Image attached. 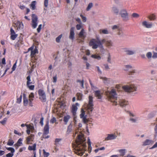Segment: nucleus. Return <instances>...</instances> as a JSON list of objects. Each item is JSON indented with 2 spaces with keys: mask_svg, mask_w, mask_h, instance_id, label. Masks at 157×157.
<instances>
[{
  "mask_svg": "<svg viewBox=\"0 0 157 157\" xmlns=\"http://www.w3.org/2000/svg\"><path fill=\"white\" fill-rule=\"evenodd\" d=\"M47 134H44V133H43L42 136L43 138L44 139H47L49 138L50 137V136L47 135Z\"/></svg>",
  "mask_w": 157,
  "mask_h": 157,
  "instance_id": "338daca9",
  "label": "nucleus"
},
{
  "mask_svg": "<svg viewBox=\"0 0 157 157\" xmlns=\"http://www.w3.org/2000/svg\"><path fill=\"white\" fill-rule=\"evenodd\" d=\"M36 144H35L33 146H29L28 147V149L30 151H35L36 149Z\"/></svg>",
  "mask_w": 157,
  "mask_h": 157,
  "instance_id": "ea45409f",
  "label": "nucleus"
},
{
  "mask_svg": "<svg viewBox=\"0 0 157 157\" xmlns=\"http://www.w3.org/2000/svg\"><path fill=\"white\" fill-rule=\"evenodd\" d=\"M123 49L127 54L129 55L134 54L136 52V49L135 48H125Z\"/></svg>",
  "mask_w": 157,
  "mask_h": 157,
  "instance_id": "0eeeda50",
  "label": "nucleus"
},
{
  "mask_svg": "<svg viewBox=\"0 0 157 157\" xmlns=\"http://www.w3.org/2000/svg\"><path fill=\"white\" fill-rule=\"evenodd\" d=\"M80 16L82 18L83 22H85L86 21V18L82 14L80 15Z\"/></svg>",
  "mask_w": 157,
  "mask_h": 157,
  "instance_id": "864d4df0",
  "label": "nucleus"
},
{
  "mask_svg": "<svg viewBox=\"0 0 157 157\" xmlns=\"http://www.w3.org/2000/svg\"><path fill=\"white\" fill-rule=\"evenodd\" d=\"M87 140H88V150H89V151L90 152L91 151V148H92V147L91 146V141L90 140V139L89 138H88Z\"/></svg>",
  "mask_w": 157,
  "mask_h": 157,
  "instance_id": "79ce46f5",
  "label": "nucleus"
},
{
  "mask_svg": "<svg viewBox=\"0 0 157 157\" xmlns=\"http://www.w3.org/2000/svg\"><path fill=\"white\" fill-rule=\"evenodd\" d=\"M139 73L138 71L136 69H133L131 71L129 72L128 74L129 75H137Z\"/></svg>",
  "mask_w": 157,
  "mask_h": 157,
  "instance_id": "cd10ccee",
  "label": "nucleus"
},
{
  "mask_svg": "<svg viewBox=\"0 0 157 157\" xmlns=\"http://www.w3.org/2000/svg\"><path fill=\"white\" fill-rule=\"evenodd\" d=\"M75 35V28L72 27L71 28L70 30L69 38L72 40H73L74 39Z\"/></svg>",
  "mask_w": 157,
  "mask_h": 157,
  "instance_id": "6ab92c4d",
  "label": "nucleus"
},
{
  "mask_svg": "<svg viewBox=\"0 0 157 157\" xmlns=\"http://www.w3.org/2000/svg\"><path fill=\"white\" fill-rule=\"evenodd\" d=\"M61 140L62 139L60 138H56L55 140V145L56 146L55 150L56 152L58 150V149L57 147L59 146L61 144Z\"/></svg>",
  "mask_w": 157,
  "mask_h": 157,
  "instance_id": "aec40b11",
  "label": "nucleus"
},
{
  "mask_svg": "<svg viewBox=\"0 0 157 157\" xmlns=\"http://www.w3.org/2000/svg\"><path fill=\"white\" fill-rule=\"evenodd\" d=\"M117 135L115 133L111 134H108L107 136L105 138V140L108 141L112 140H114L117 138Z\"/></svg>",
  "mask_w": 157,
  "mask_h": 157,
  "instance_id": "ddd939ff",
  "label": "nucleus"
},
{
  "mask_svg": "<svg viewBox=\"0 0 157 157\" xmlns=\"http://www.w3.org/2000/svg\"><path fill=\"white\" fill-rule=\"evenodd\" d=\"M36 3V2L35 1H33L32 2L30 5V7L32 10H34L35 9Z\"/></svg>",
  "mask_w": 157,
  "mask_h": 157,
  "instance_id": "58836bf2",
  "label": "nucleus"
},
{
  "mask_svg": "<svg viewBox=\"0 0 157 157\" xmlns=\"http://www.w3.org/2000/svg\"><path fill=\"white\" fill-rule=\"evenodd\" d=\"M156 120L157 121V118H156ZM154 131L155 133V137H156L157 136V123L155 127Z\"/></svg>",
  "mask_w": 157,
  "mask_h": 157,
  "instance_id": "5fc2aeb1",
  "label": "nucleus"
},
{
  "mask_svg": "<svg viewBox=\"0 0 157 157\" xmlns=\"http://www.w3.org/2000/svg\"><path fill=\"white\" fill-rule=\"evenodd\" d=\"M93 6V4L91 3H90L88 5L87 8H86V10L89 11V10Z\"/></svg>",
  "mask_w": 157,
  "mask_h": 157,
  "instance_id": "603ef678",
  "label": "nucleus"
},
{
  "mask_svg": "<svg viewBox=\"0 0 157 157\" xmlns=\"http://www.w3.org/2000/svg\"><path fill=\"white\" fill-rule=\"evenodd\" d=\"M107 62L109 63H111V56L110 54H109L107 57Z\"/></svg>",
  "mask_w": 157,
  "mask_h": 157,
  "instance_id": "13d9d810",
  "label": "nucleus"
},
{
  "mask_svg": "<svg viewBox=\"0 0 157 157\" xmlns=\"http://www.w3.org/2000/svg\"><path fill=\"white\" fill-rule=\"evenodd\" d=\"M26 86L30 90H33L34 88V86L33 85H30V84L33 83V82L31 81V77L30 75H29L26 77Z\"/></svg>",
  "mask_w": 157,
  "mask_h": 157,
  "instance_id": "9d476101",
  "label": "nucleus"
},
{
  "mask_svg": "<svg viewBox=\"0 0 157 157\" xmlns=\"http://www.w3.org/2000/svg\"><path fill=\"white\" fill-rule=\"evenodd\" d=\"M77 99L78 100H81L83 95L81 93H78L77 94Z\"/></svg>",
  "mask_w": 157,
  "mask_h": 157,
  "instance_id": "37998d69",
  "label": "nucleus"
},
{
  "mask_svg": "<svg viewBox=\"0 0 157 157\" xmlns=\"http://www.w3.org/2000/svg\"><path fill=\"white\" fill-rule=\"evenodd\" d=\"M82 124L79 123L78 125V131H76L75 134H74V137H77L75 142L73 144V147H74L75 152L78 155L82 156L85 151V149L86 147V139L84 137L83 134L79 131V128L82 127Z\"/></svg>",
  "mask_w": 157,
  "mask_h": 157,
  "instance_id": "f257e3e1",
  "label": "nucleus"
},
{
  "mask_svg": "<svg viewBox=\"0 0 157 157\" xmlns=\"http://www.w3.org/2000/svg\"><path fill=\"white\" fill-rule=\"evenodd\" d=\"M49 133V126L48 122L47 124L44 128V134H48Z\"/></svg>",
  "mask_w": 157,
  "mask_h": 157,
  "instance_id": "bb28decb",
  "label": "nucleus"
},
{
  "mask_svg": "<svg viewBox=\"0 0 157 157\" xmlns=\"http://www.w3.org/2000/svg\"><path fill=\"white\" fill-rule=\"evenodd\" d=\"M90 46L92 47V48L93 49H97L99 46H101L102 49H103V46L101 44V41L98 38H97V39H91L89 43Z\"/></svg>",
  "mask_w": 157,
  "mask_h": 157,
  "instance_id": "7ed1b4c3",
  "label": "nucleus"
},
{
  "mask_svg": "<svg viewBox=\"0 0 157 157\" xmlns=\"http://www.w3.org/2000/svg\"><path fill=\"white\" fill-rule=\"evenodd\" d=\"M49 0H44V5L45 6L47 7L48 4Z\"/></svg>",
  "mask_w": 157,
  "mask_h": 157,
  "instance_id": "69168bd1",
  "label": "nucleus"
},
{
  "mask_svg": "<svg viewBox=\"0 0 157 157\" xmlns=\"http://www.w3.org/2000/svg\"><path fill=\"white\" fill-rule=\"evenodd\" d=\"M34 134H31L30 135L27 137L26 140V143L29 144L31 142L33 141L34 140Z\"/></svg>",
  "mask_w": 157,
  "mask_h": 157,
  "instance_id": "412c9836",
  "label": "nucleus"
},
{
  "mask_svg": "<svg viewBox=\"0 0 157 157\" xmlns=\"http://www.w3.org/2000/svg\"><path fill=\"white\" fill-rule=\"evenodd\" d=\"M22 139L21 138H20L18 139L17 143L15 144V145L17 147H18L22 145Z\"/></svg>",
  "mask_w": 157,
  "mask_h": 157,
  "instance_id": "f704fd0d",
  "label": "nucleus"
},
{
  "mask_svg": "<svg viewBox=\"0 0 157 157\" xmlns=\"http://www.w3.org/2000/svg\"><path fill=\"white\" fill-rule=\"evenodd\" d=\"M100 78L105 83H109L110 81V79L107 78L105 77L100 76Z\"/></svg>",
  "mask_w": 157,
  "mask_h": 157,
  "instance_id": "c756f323",
  "label": "nucleus"
},
{
  "mask_svg": "<svg viewBox=\"0 0 157 157\" xmlns=\"http://www.w3.org/2000/svg\"><path fill=\"white\" fill-rule=\"evenodd\" d=\"M154 142L151 140L147 139L144 141L143 143V145L144 146L149 145L153 144Z\"/></svg>",
  "mask_w": 157,
  "mask_h": 157,
  "instance_id": "393cba45",
  "label": "nucleus"
},
{
  "mask_svg": "<svg viewBox=\"0 0 157 157\" xmlns=\"http://www.w3.org/2000/svg\"><path fill=\"white\" fill-rule=\"evenodd\" d=\"M119 14L123 20L127 21L129 20V14L126 9L123 7L121 8L120 10Z\"/></svg>",
  "mask_w": 157,
  "mask_h": 157,
  "instance_id": "39448f33",
  "label": "nucleus"
},
{
  "mask_svg": "<svg viewBox=\"0 0 157 157\" xmlns=\"http://www.w3.org/2000/svg\"><path fill=\"white\" fill-rule=\"evenodd\" d=\"M63 35L60 34L59 36L57 37L56 38V41L57 43H59L60 42V40L62 37Z\"/></svg>",
  "mask_w": 157,
  "mask_h": 157,
  "instance_id": "a18cd8bd",
  "label": "nucleus"
},
{
  "mask_svg": "<svg viewBox=\"0 0 157 157\" xmlns=\"http://www.w3.org/2000/svg\"><path fill=\"white\" fill-rule=\"evenodd\" d=\"M16 25L18 29H22L23 28L24 25L23 24L22 22H21L19 21H17Z\"/></svg>",
  "mask_w": 157,
  "mask_h": 157,
  "instance_id": "c85d7f7f",
  "label": "nucleus"
},
{
  "mask_svg": "<svg viewBox=\"0 0 157 157\" xmlns=\"http://www.w3.org/2000/svg\"><path fill=\"white\" fill-rule=\"evenodd\" d=\"M99 33L100 34H108L109 33V31L107 29H102L99 30Z\"/></svg>",
  "mask_w": 157,
  "mask_h": 157,
  "instance_id": "5701e85b",
  "label": "nucleus"
},
{
  "mask_svg": "<svg viewBox=\"0 0 157 157\" xmlns=\"http://www.w3.org/2000/svg\"><path fill=\"white\" fill-rule=\"evenodd\" d=\"M78 36L80 38L82 39H84L86 37V32L83 28L82 29L78 34Z\"/></svg>",
  "mask_w": 157,
  "mask_h": 157,
  "instance_id": "f3484780",
  "label": "nucleus"
},
{
  "mask_svg": "<svg viewBox=\"0 0 157 157\" xmlns=\"http://www.w3.org/2000/svg\"><path fill=\"white\" fill-rule=\"evenodd\" d=\"M130 117L129 120L132 123H136L137 121V118L136 117V115L130 111L128 112Z\"/></svg>",
  "mask_w": 157,
  "mask_h": 157,
  "instance_id": "f8f14e48",
  "label": "nucleus"
},
{
  "mask_svg": "<svg viewBox=\"0 0 157 157\" xmlns=\"http://www.w3.org/2000/svg\"><path fill=\"white\" fill-rule=\"evenodd\" d=\"M137 86L134 84L130 85H125L123 86L122 88L125 91L128 93L136 91L137 90Z\"/></svg>",
  "mask_w": 157,
  "mask_h": 157,
  "instance_id": "20e7f679",
  "label": "nucleus"
},
{
  "mask_svg": "<svg viewBox=\"0 0 157 157\" xmlns=\"http://www.w3.org/2000/svg\"><path fill=\"white\" fill-rule=\"evenodd\" d=\"M39 98L43 102L46 101V95L44 91L41 89H40L38 91Z\"/></svg>",
  "mask_w": 157,
  "mask_h": 157,
  "instance_id": "6e6552de",
  "label": "nucleus"
},
{
  "mask_svg": "<svg viewBox=\"0 0 157 157\" xmlns=\"http://www.w3.org/2000/svg\"><path fill=\"white\" fill-rule=\"evenodd\" d=\"M23 104L25 106H26L28 104L30 105L29 100H28L25 94H23Z\"/></svg>",
  "mask_w": 157,
  "mask_h": 157,
  "instance_id": "a878e982",
  "label": "nucleus"
},
{
  "mask_svg": "<svg viewBox=\"0 0 157 157\" xmlns=\"http://www.w3.org/2000/svg\"><path fill=\"white\" fill-rule=\"evenodd\" d=\"M95 96L99 99H101L103 92L99 90L96 91L94 92Z\"/></svg>",
  "mask_w": 157,
  "mask_h": 157,
  "instance_id": "4be33fe9",
  "label": "nucleus"
},
{
  "mask_svg": "<svg viewBox=\"0 0 157 157\" xmlns=\"http://www.w3.org/2000/svg\"><path fill=\"white\" fill-rule=\"evenodd\" d=\"M17 35L16 34H11V35L10 36L11 39L12 40H14L17 37Z\"/></svg>",
  "mask_w": 157,
  "mask_h": 157,
  "instance_id": "de8ad7c7",
  "label": "nucleus"
},
{
  "mask_svg": "<svg viewBox=\"0 0 157 157\" xmlns=\"http://www.w3.org/2000/svg\"><path fill=\"white\" fill-rule=\"evenodd\" d=\"M106 95L108 100L112 102L114 105H117L118 104V101L119 102L120 106L122 107L125 106L129 104L128 101L125 100H118L117 98L116 91L114 89H112L110 91H107L106 92Z\"/></svg>",
  "mask_w": 157,
  "mask_h": 157,
  "instance_id": "f03ea898",
  "label": "nucleus"
},
{
  "mask_svg": "<svg viewBox=\"0 0 157 157\" xmlns=\"http://www.w3.org/2000/svg\"><path fill=\"white\" fill-rule=\"evenodd\" d=\"M147 17L150 20H155L156 19L155 15L153 13L148 15Z\"/></svg>",
  "mask_w": 157,
  "mask_h": 157,
  "instance_id": "72a5a7b5",
  "label": "nucleus"
},
{
  "mask_svg": "<svg viewBox=\"0 0 157 157\" xmlns=\"http://www.w3.org/2000/svg\"><path fill=\"white\" fill-rule=\"evenodd\" d=\"M13 153L12 152L9 153L6 155V156L3 157H12L13 155Z\"/></svg>",
  "mask_w": 157,
  "mask_h": 157,
  "instance_id": "052dcab7",
  "label": "nucleus"
},
{
  "mask_svg": "<svg viewBox=\"0 0 157 157\" xmlns=\"http://www.w3.org/2000/svg\"><path fill=\"white\" fill-rule=\"evenodd\" d=\"M56 118L53 117L50 121V122L52 124L54 123H56Z\"/></svg>",
  "mask_w": 157,
  "mask_h": 157,
  "instance_id": "4d7b16f0",
  "label": "nucleus"
},
{
  "mask_svg": "<svg viewBox=\"0 0 157 157\" xmlns=\"http://www.w3.org/2000/svg\"><path fill=\"white\" fill-rule=\"evenodd\" d=\"M142 25L144 28L150 29L152 27L153 24L151 22H149L147 21L144 20L142 22Z\"/></svg>",
  "mask_w": 157,
  "mask_h": 157,
  "instance_id": "9b49d317",
  "label": "nucleus"
},
{
  "mask_svg": "<svg viewBox=\"0 0 157 157\" xmlns=\"http://www.w3.org/2000/svg\"><path fill=\"white\" fill-rule=\"evenodd\" d=\"M26 126L27 127L26 132L28 135L30 134V132L33 133L34 131V127L30 125L26 124Z\"/></svg>",
  "mask_w": 157,
  "mask_h": 157,
  "instance_id": "2eb2a0df",
  "label": "nucleus"
},
{
  "mask_svg": "<svg viewBox=\"0 0 157 157\" xmlns=\"http://www.w3.org/2000/svg\"><path fill=\"white\" fill-rule=\"evenodd\" d=\"M118 151L120 153L121 156H123L127 152V150L125 149H121L119 150Z\"/></svg>",
  "mask_w": 157,
  "mask_h": 157,
  "instance_id": "473e14b6",
  "label": "nucleus"
},
{
  "mask_svg": "<svg viewBox=\"0 0 157 157\" xmlns=\"http://www.w3.org/2000/svg\"><path fill=\"white\" fill-rule=\"evenodd\" d=\"M76 28L77 30H79L82 29V24H77L76 26Z\"/></svg>",
  "mask_w": 157,
  "mask_h": 157,
  "instance_id": "c03bdc74",
  "label": "nucleus"
},
{
  "mask_svg": "<svg viewBox=\"0 0 157 157\" xmlns=\"http://www.w3.org/2000/svg\"><path fill=\"white\" fill-rule=\"evenodd\" d=\"M79 104L78 103L72 105L71 109V112L72 113L73 116H75V115H76V112L78 109L77 106H79Z\"/></svg>",
  "mask_w": 157,
  "mask_h": 157,
  "instance_id": "4468645a",
  "label": "nucleus"
},
{
  "mask_svg": "<svg viewBox=\"0 0 157 157\" xmlns=\"http://www.w3.org/2000/svg\"><path fill=\"white\" fill-rule=\"evenodd\" d=\"M81 112V113L80 115V117L81 118H82V117H85V111L82 109Z\"/></svg>",
  "mask_w": 157,
  "mask_h": 157,
  "instance_id": "3c124183",
  "label": "nucleus"
},
{
  "mask_svg": "<svg viewBox=\"0 0 157 157\" xmlns=\"http://www.w3.org/2000/svg\"><path fill=\"white\" fill-rule=\"evenodd\" d=\"M132 66L129 65H127L124 66V71H128L132 68Z\"/></svg>",
  "mask_w": 157,
  "mask_h": 157,
  "instance_id": "4c0bfd02",
  "label": "nucleus"
},
{
  "mask_svg": "<svg viewBox=\"0 0 157 157\" xmlns=\"http://www.w3.org/2000/svg\"><path fill=\"white\" fill-rule=\"evenodd\" d=\"M6 149L9 151H10L12 153H14L15 151L14 149L11 147H7Z\"/></svg>",
  "mask_w": 157,
  "mask_h": 157,
  "instance_id": "bf43d9fd",
  "label": "nucleus"
},
{
  "mask_svg": "<svg viewBox=\"0 0 157 157\" xmlns=\"http://www.w3.org/2000/svg\"><path fill=\"white\" fill-rule=\"evenodd\" d=\"M22 98V96L21 95L20 96V97L17 99V102L18 103H20L21 101Z\"/></svg>",
  "mask_w": 157,
  "mask_h": 157,
  "instance_id": "774afa93",
  "label": "nucleus"
},
{
  "mask_svg": "<svg viewBox=\"0 0 157 157\" xmlns=\"http://www.w3.org/2000/svg\"><path fill=\"white\" fill-rule=\"evenodd\" d=\"M72 126L70 124L68 127L67 133V134H69L70 132H71L72 130Z\"/></svg>",
  "mask_w": 157,
  "mask_h": 157,
  "instance_id": "a19ab883",
  "label": "nucleus"
},
{
  "mask_svg": "<svg viewBox=\"0 0 157 157\" xmlns=\"http://www.w3.org/2000/svg\"><path fill=\"white\" fill-rule=\"evenodd\" d=\"M75 21H77L79 24H82V21L80 18L77 17L75 18Z\"/></svg>",
  "mask_w": 157,
  "mask_h": 157,
  "instance_id": "0e129e2a",
  "label": "nucleus"
},
{
  "mask_svg": "<svg viewBox=\"0 0 157 157\" xmlns=\"http://www.w3.org/2000/svg\"><path fill=\"white\" fill-rule=\"evenodd\" d=\"M43 151L44 157H48L49 155V153L48 152H46L45 150H43Z\"/></svg>",
  "mask_w": 157,
  "mask_h": 157,
  "instance_id": "09e8293b",
  "label": "nucleus"
},
{
  "mask_svg": "<svg viewBox=\"0 0 157 157\" xmlns=\"http://www.w3.org/2000/svg\"><path fill=\"white\" fill-rule=\"evenodd\" d=\"M32 27L33 29H35L38 25V20L37 16L35 14L32 15Z\"/></svg>",
  "mask_w": 157,
  "mask_h": 157,
  "instance_id": "423d86ee",
  "label": "nucleus"
},
{
  "mask_svg": "<svg viewBox=\"0 0 157 157\" xmlns=\"http://www.w3.org/2000/svg\"><path fill=\"white\" fill-rule=\"evenodd\" d=\"M70 117V116L68 115L66 116L63 117V121L65 122V124H67Z\"/></svg>",
  "mask_w": 157,
  "mask_h": 157,
  "instance_id": "c9c22d12",
  "label": "nucleus"
},
{
  "mask_svg": "<svg viewBox=\"0 0 157 157\" xmlns=\"http://www.w3.org/2000/svg\"><path fill=\"white\" fill-rule=\"evenodd\" d=\"M112 28L113 30L116 29H118V30H119V29H120L119 28V26L117 25H113L112 27Z\"/></svg>",
  "mask_w": 157,
  "mask_h": 157,
  "instance_id": "680f3d73",
  "label": "nucleus"
},
{
  "mask_svg": "<svg viewBox=\"0 0 157 157\" xmlns=\"http://www.w3.org/2000/svg\"><path fill=\"white\" fill-rule=\"evenodd\" d=\"M93 98L91 96H90L89 97V103L86 105L87 109L88 112H91L93 109L94 105L93 103Z\"/></svg>",
  "mask_w": 157,
  "mask_h": 157,
  "instance_id": "1a4fd4ad",
  "label": "nucleus"
},
{
  "mask_svg": "<svg viewBox=\"0 0 157 157\" xmlns=\"http://www.w3.org/2000/svg\"><path fill=\"white\" fill-rule=\"evenodd\" d=\"M91 57L98 60H100L101 59V56L98 54L92 55H91Z\"/></svg>",
  "mask_w": 157,
  "mask_h": 157,
  "instance_id": "e433bc0d",
  "label": "nucleus"
},
{
  "mask_svg": "<svg viewBox=\"0 0 157 157\" xmlns=\"http://www.w3.org/2000/svg\"><path fill=\"white\" fill-rule=\"evenodd\" d=\"M122 6H120L119 7L114 6L112 8V11L114 14L118 15L119 13V9L121 8Z\"/></svg>",
  "mask_w": 157,
  "mask_h": 157,
  "instance_id": "dca6fc26",
  "label": "nucleus"
},
{
  "mask_svg": "<svg viewBox=\"0 0 157 157\" xmlns=\"http://www.w3.org/2000/svg\"><path fill=\"white\" fill-rule=\"evenodd\" d=\"M34 47L33 46L28 49V51H31V56L32 57H33L36 53H38V51L37 48H35L34 49Z\"/></svg>",
  "mask_w": 157,
  "mask_h": 157,
  "instance_id": "a211bd4d",
  "label": "nucleus"
},
{
  "mask_svg": "<svg viewBox=\"0 0 157 157\" xmlns=\"http://www.w3.org/2000/svg\"><path fill=\"white\" fill-rule=\"evenodd\" d=\"M57 81V76L56 75L53 77L52 78V82L53 83H56Z\"/></svg>",
  "mask_w": 157,
  "mask_h": 157,
  "instance_id": "e2e57ef3",
  "label": "nucleus"
},
{
  "mask_svg": "<svg viewBox=\"0 0 157 157\" xmlns=\"http://www.w3.org/2000/svg\"><path fill=\"white\" fill-rule=\"evenodd\" d=\"M117 34L120 37H122L124 35V32L121 29H119L117 32Z\"/></svg>",
  "mask_w": 157,
  "mask_h": 157,
  "instance_id": "7c9ffc66",
  "label": "nucleus"
},
{
  "mask_svg": "<svg viewBox=\"0 0 157 157\" xmlns=\"http://www.w3.org/2000/svg\"><path fill=\"white\" fill-rule=\"evenodd\" d=\"M73 117L74 122L75 123V126H76L77 121V115H75V116H73Z\"/></svg>",
  "mask_w": 157,
  "mask_h": 157,
  "instance_id": "8fccbe9b",
  "label": "nucleus"
},
{
  "mask_svg": "<svg viewBox=\"0 0 157 157\" xmlns=\"http://www.w3.org/2000/svg\"><path fill=\"white\" fill-rule=\"evenodd\" d=\"M146 56L149 59L151 58L152 56V54L151 52H147Z\"/></svg>",
  "mask_w": 157,
  "mask_h": 157,
  "instance_id": "6e6d98bb",
  "label": "nucleus"
},
{
  "mask_svg": "<svg viewBox=\"0 0 157 157\" xmlns=\"http://www.w3.org/2000/svg\"><path fill=\"white\" fill-rule=\"evenodd\" d=\"M105 45L108 48H110L113 46V43L111 40H107L105 44Z\"/></svg>",
  "mask_w": 157,
  "mask_h": 157,
  "instance_id": "b1692460",
  "label": "nucleus"
},
{
  "mask_svg": "<svg viewBox=\"0 0 157 157\" xmlns=\"http://www.w3.org/2000/svg\"><path fill=\"white\" fill-rule=\"evenodd\" d=\"M34 97V95L33 93H31L29 96V104L30 106H32V102L33 100V98Z\"/></svg>",
  "mask_w": 157,
  "mask_h": 157,
  "instance_id": "2f4dec72",
  "label": "nucleus"
},
{
  "mask_svg": "<svg viewBox=\"0 0 157 157\" xmlns=\"http://www.w3.org/2000/svg\"><path fill=\"white\" fill-rule=\"evenodd\" d=\"M139 15L136 13H133L132 14V17L136 18H138L139 17Z\"/></svg>",
  "mask_w": 157,
  "mask_h": 157,
  "instance_id": "49530a36",
  "label": "nucleus"
}]
</instances>
